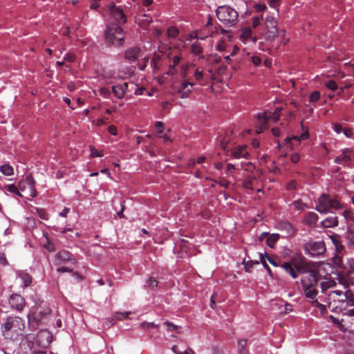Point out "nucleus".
I'll return each mask as SVG.
<instances>
[{"instance_id":"nucleus-26","label":"nucleus","mask_w":354,"mask_h":354,"mask_svg":"<svg viewBox=\"0 0 354 354\" xmlns=\"http://www.w3.org/2000/svg\"><path fill=\"white\" fill-rule=\"evenodd\" d=\"M17 276L20 279L24 288H26L31 284L32 277L29 274L20 271L18 272Z\"/></svg>"},{"instance_id":"nucleus-15","label":"nucleus","mask_w":354,"mask_h":354,"mask_svg":"<svg viewBox=\"0 0 354 354\" xmlns=\"http://www.w3.org/2000/svg\"><path fill=\"white\" fill-rule=\"evenodd\" d=\"M231 156L236 159L245 158L248 159L250 153L247 149L246 145H239L233 148L231 151Z\"/></svg>"},{"instance_id":"nucleus-48","label":"nucleus","mask_w":354,"mask_h":354,"mask_svg":"<svg viewBox=\"0 0 354 354\" xmlns=\"http://www.w3.org/2000/svg\"><path fill=\"white\" fill-rule=\"evenodd\" d=\"M281 0H268V5L270 8L275 9L279 12V7Z\"/></svg>"},{"instance_id":"nucleus-10","label":"nucleus","mask_w":354,"mask_h":354,"mask_svg":"<svg viewBox=\"0 0 354 354\" xmlns=\"http://www.w3.org/2000/svg\"><path fill=\"white\" fill-rule=\"evenodd\" d=\"M8 304L12 310L20 313L25 307L26 301L21 295L14 293L10 296Z\"/></svg>"},{"instance_id":"nucleus-32","label":"nucleus","mask_w":354,"mask_h":354,"mask_svg":"<svg viewBox=\"0 0 354 354\" xmlns=\"http://www.w3.org/2000/svg\"><path fill=\"white\" fill-rule=\"evenodd\" d=\"M279 239V234H272L268 236L267 238V243L270 248H274L276 242Z\"/></svg>"},{"instance_id":"nucleus-33","label":"nucleus","mask_w":354,"mask_h":354,"mask_svg":"<svg viewBox=\"0 0 354 354\" xmlns=\"http://www.w3.org/2000/svg\"><path fill=\"white\" fill-rule=\"evenodd\" d=\"M342 215L348 223V226L350 223H354V212L350 210H345L342 212Z\"/></svg>"},{"instance_id":"nucleus-38","label":"nucleus","mask_w":354,"mask_h":354,"mask_svg":"<svg viewBox=\"0 0 354 354\" xmlns=\"http://www.w3.org/2000/svg\"><path fill=\"white\" fill-rule=\"evenodd\" d=\"M194 66V64H184L181 66L180 77L182 79L189 78L187 77V71L190 67Z\"/></svg>"},{"instance_id":"nucleus-8","label":"nucleus","mask_w":354,"mask_h":354,"mask_svg":"<svg viewBox=\"0 0 354 354\" xmlns=\"http://www.w3.org/2000/svg\"><path fill=\"white\" fill-rule=\"evenodd\" d=\"M263 21L266 39L269 40L274 39L279 34L277 19L274 16V14L268 12L263 18Z\"/></svg>"},{"instance_id":"nucleus-31","label":"nucleus","mask_w":354,"mask_h":354,"mask_svg":"<svg viewBox=\"0 0 354 354\" xmlns=\"http://www.w3.org/2000/svg\"><path fill=\"white\" fill-rule=\"evenodd\" d=\"M0 171L6 176H11L14 174L13 167L8 164L0 166Z\"/></svg>"},{"instance_id":"nucleus-27","label":"nucleus","mask_w":354,"mask_h":354,"mask_svg":"<svg viewBox=\"0 0 354 354\" xmlns=\"http://www.w3.org/2000/svg\"><path fill=\"white\" fill-rule=\"evenodd\" d=\"M46 338V342H39V344H41V346H47L50 342V334L48 331L47 330H41L37 334V338L39 339H41V338Z\"/></svg>"},{"instance_id":"nucleus-7","label":"nucleus","mask_w":354,"mask_h":354,"mask_svg":"<svg viewBox=\"0 0 354 354\" xmlns=\"http://www.w3.org/2000/svg\"><path fill=\"white\" fill-rule=\"evenodd\" d=\"M281 111V109L277 108L273 113H258L256 133H261L264 129H266L268 127V122L269 121L277 122L280 118Z\"/></svg>"},{"instance_id":"nucleus-52","label":"nucleus","mask_w":354,"mask_h":354,"mask_svg":"<svg viewBox=\"0 0 354 354\" xmlns=\"http://www.w3.org/2000/svg\"><path fill=\"white\" fill-rule=\"evenodd\" d=\"M103 152L100 151L93 147H91V156L92 157H102L103 156Z\"/></svg>"},{"instance_id":"nucleus-13","label":"nucleus","mask_w":354,"mask_h":354,"mask_svg":"<svg viewBox=\"0 0 354 354\" xmlns=\"http://www.w3.org/2000/svg\"><path fill=\"white\" fill-rule=\"evenodd\" d=\"M56 264L65 263L69 262L72 264H75L77 261L73 255L66 250L59 251L55 256Z\"/></svg>"},{"instance_id":"nucleus-30","label":"nucleus","mask_w":354,"mask_h":354,"mask_svg":"<svg viewBox=\"0 0 354 354\" xmlns=\"http://www.w3.org/2000/svg\"><path fill=\"white\" fill-rule=\"evenodd\" d=\"M343 273L349 276L351 274L354 272V259H348L346 266L344 267Z\"/></svg>"},{"instance_id":"nucleus-17","label":"nucleus","mask_w":354,"mask_h":354,"mask_svg":"<svg viewBox=\"0 0 354 354\" xmlns=\"http://www.w3.org/2000/svg\"><path fill=\"white\" fill-rule=\"evenodd\" d=\"M0 189L2 190L6 195L17 196L23 198L24 196L20 193L18 187L15 184H6L3 185H0Z\"/></svg>"},{"instance_id":"nucleus-64","label":"nucleus","mask_w":354,"mask_h":354,"mask_svg":"<svg viewBox=\"0 0 354 354\" xmlns=\"http://www.w3.org/2000/svg\"><path fill=\"white\" fill-rule=\"evenodd\" d=\"M8 264V262L6 259V257L4 253L0 252V265L7 266Z\"/></svg>"},{"instance_id":"nucleus-24","label":"nucleus","mask_w":354,"mask_h":354,"mask_svg":"<svg viewBox=\"0 0 354 354\" xmlns=\"http://www.w3.org/2000/svg\"><path fill=\"white\" fill-rule=\"evenodd\" d=\"M338 224V219L335 215H331L321 222V225L324 228L333 227Z\"/></svg>"},{"instance_id":"nucleus-41","label":"nucleus","mask_w":354,"mask_h":354,"mask_svg":"<svg viewBox=\"0 0 354 354\" xmlns=\"http://www.w3.org/2000/svg\"><path fill=\"white\" fill-rule=\"evenodd\" d=\"M193 77L196 82H200L203 79L204 73L198 68H196L194 72Z\"/></svg>"},{"instance_id":"nucleus-4","label":"nucleus","mask_w":354,"mask_h":354,"mask_svg":"<svg viewBox=\"0 0 354 354\" xmlns=\"http://www.w3.org/2000/svg\"><path fill=\"white\" fill-rule=\"evenodd\" d=\"M216 14L218 20L225 26L232 27L238 22V12L230 6H221L218 7Z\"/></svg>"},{"instance_id":"nucleus-54","label":"nucleus","mask_w":354,"mask_h":354,"mask_svg":"<svg viewBox=\"0 0 354 354\" xmlns=\"http://www.w3.org/2000/svg\"><path fill=\"white\" fill-rule=\"evenodd\" d=\"M140 326L143 328H158V325L156 324L153 322H143L140 324Z\"/></svg>"},{"instance_id":"nucleus-42","label":"nucleus","mask_w":354,"mask_h":354,"mask_svg":"<svg viewBox=\"0 0 354 354\" xmlns=\"http://www.w3.org/2000/svg\"><path fill=\"white\" fill-rule=\"evenodd\" d=\"M138 20L139 22L143 25H149L152 21V18L149 15L145 14L142 15Z\"/></svg>"},{"instance_id":"nucleus-60","label":"nucleus","mask_w":354,"mask_h":354,"mask_svg":"<svg viewBox=\"0 0 354 354\" xmlns=\"http://www.w3.org/2000/svg\"><path fill=\"white\" fill-rule=\"evenodd\" d=\"M155 127L158 133H162L164 130V124L162 122L158 121L155 123Z\"/></svg>"},{"instance_id":"nucleus-9","label":"nucleus","mask_w":354,"mask_h":354,"mask_svg":"<svg viewBox=\"0 0 354 354\" xmlns=\"http://www.w3.org/2000/svg\"><path fill=\"white\" fill-rule=\"evenodd\" d=\"M194 86V83L192 82L189 78L183 79L176 92L179 94L180 98H187L192 93Z\"/></svg>"},{"instance_id":"nucleus-47","label":"nucleus","mask_w":354,"mask_h":354,"mask_svg":"<svg viewBox=\"0 0 354 354\" xmlns=\"http://www.w3.org/2000/svg\"><path fill=\"white\" fill-rule=\"evenodd\" d=\"M147 287L153 289L154 288L157 287L158 286V281L155 279L150 277L146 282Z\"/></svg>"},{"instance_id":"nucleus-20","label":"nucleus","mask_w":354,"mask_h":354,"mask_svg":"<svg viewBox=\"0 0 354 354\" xmlns=\"http://www.w3.org/2000/svg\"><path fill=\"white\" fill-rule=\"evenodd\" d=\"M140 49L138 47L128 48L124 53L125 58L130 62H135L140 55Z\"/></svg>"},{"instance_id":"nucleus-29","label":"nucleus","mask_w":354,"mask_h":354,"mask_svg":"<svg viewBox=\"0 0 354 354\" xmlns=\"http://www.w3.org/2000/svg\"><path fill=\"white\" fill-rule=\"evenodd\" d=\"M335 284V282L329 279V278H324V281L321 282L320 286L322 288V291L324 292L326 290H327L328 288L334 286Z\"/></svg>"},{"instance_id":"nucleus-59","label":"nucleus","mask_w":354,"mask_h":354,"mask_svg":"<svg viewBox=\"0 0 354 354\" xmlns=\"http://www.w3.org/2000/svg\"><path fill=\"white\" fill-rule=\"evenodd\" d=\"M300 160V155L298 153H294L290 155V160L292 163H297Z\"/></svg>"},{"instance_id":"nucleus-37","label":"nucleus","mask_w":354,"mask_h":354,"mask_svg":"<svg viewBox=\"0 0 354 354\" xmlns=\"http://www.w3.org/2000/svg\"><path fill=\"white\" fill-rule=\"evenodd\" d=\"M310 302L312 304V305L316 308H317L321 313H324L326 310V307L325 305L319 303L317 297L315 299H310Z\"/></svg>"},{"instance_id":"nucleus-43","label":"nucleus","mask_w":354,"mask_h":354,"mask_svg":"<svg viewBox=\"0 0 354 354\" xmlns=\"http://www.w3.org/2000/svg\"><path fill=\"white\" fill-rule=\"evenodd\" d=\"M320 92L318 91H314L309 96V100L310 102H317L320 99Z\"/></svg>"},{"instance_id":"nucleus-19","label":"nucleus","mask_w":354,"mask_h":354,"mask_svg":"<svg viewBox=\"0 0 354 354\" xmlns=\"http://www.w3.org/2000/svg\"><path fill=\"white\" fill-rule=\"evenodd\" d=\"M240 39L243 42L252 41L255 43L257 41V37L253 36L252 31L250 27L244 28L240 35Z\"/></svg>"},{"instance_id":"nucleus-39","label":"nucleus","mask_w":354,"mask_h":354,"mask_svg":"<svg viewBox=\"0 0 354 354\" xmlns=\"http://www.w3.org/2000/svg\"><path fill=\"white\" fill-rule=\"evenodd\" d=\"M347 238L351 241V243L354 244V223H350L348 227Z\"/></svg>"},{"instance_id":"nucleus-16","label":"nucleus","mask_w":354,"mask_h":354,"mask_svg":"<svg viewBox=\"0 0 354 354\" xmlns=\"http://www.w3.org/2000/svg\"><path fill=\"white\" fill-rule=\"evenodd\" d=\"M344 299H341L338 301L339 304V308L341 310H346L348 306H354V296L351 291L346 292L344 295Z\"/></svg>"},{"instance_id":"nucleus-28","label":"nucleus","mask_w":354,"mask_h":354,"mask_svg":"<svg viewBox=\"0 0 354 354\" xmlns=\"http://www.w3.org/2000/svg\"><path fill=\"white\" fill-rule=\"evenodd\" d=\"M348 149H344L342 153L335 159V162L337 164H342L347 162L351 160L350 156L346 153Z\"/></svg>"},{"instance_id":"nucleus-61","label":"nucleus","mask_w":354,"mask_h":354,"mask_svg":"<svg viewBox=\"0 0 354 354\" xmlns=\"http://www.w3.org/2000/svg\"><path fill=\"white\" fill-rule=\"evenodd\" d=\"M243 187L248 189H252V181L250 179L245 180L243 183Z\"/></svg>"},{"instance_id":"nucleus-56","label":"nucleus","mask_w":354,"mask_h":354,"mask_svg":"<svg viewBox=\"0 0 354 354\" xmlns=\"http://www.w3.org/2000/svg\"><path fill=\"white\" fill-rule=\"evenodd\" d=\"M235 169H236L235 166L233 164L228 163L227 165V169H226V171H225L226 174L228 175V176L232 175V174L234 173Z\"/></svg>"},{"instance_id":"nucleus-3","label":"nucleus","mask_w":354,"mask_h":354,"mask_svg":"<svg viewBox=\"0 0 354 354\" xmlns=\"http://www.w3.org/2000/svg\"><path fill=\"white\" fill-rule=\"evenodd\" d=\"M342 205L337 197H331L326 194L319 196L316 202L315 209L321 214H327L332 209H339Z\"/></svg>"},{"instance_id":"nucleus-57","label":"nucleus","mask_w":354,"mask_h":354,"mask_svg":"<svg viewBox=\"0 0 354 354\" xmlns=\"http://www.w3.org/2000/svg\"><path fill=\"white\" fill-rule=\"evenodd\" d=\"M254 8L257 12H263L267 8L265 3H257L254 5Z\"/></svg>"},{"instance_id":"nucleus-58","label":"nucleus","mask_w":354,"mask_h":354,"mask_svg":"<svg viewBox=\"0 0 354 354\" xmlns=\"http://www.w3.org/2000/svg\"><path fill=\"white\" fill-rule=\"evenodd\" d=\"M38 216L43 220H48V214L44 209H37Z\"/></svg>"},{"instance_id":"nucleus-21","label":"nucleus","mask_w":354,"mask_h":354,"mask_svg":"<svg viewBox=\"0 0 354 354\" xmlns=\"http://www.w3.org/2000/svg\"><path fill=\"white\" fill-rule=\"evenodd\" d=\"M294 261V265L295 268V270L299 273L301 274H308L310 272L309 268L308 267V265L305 260L300 259L299 261H297L296 259H292Z\"/></svg>"},{"instance_id":"nucleus-1","label":"nucleus","mask_w":354,"mask_h":354,"mask_svg":"<svg viewBox=\"0 0 354 354\" xmlns=\"http://www.w3.org/2000/svg\"><path fill=\"white\" fill-rule=\"evenodd\" d=\"M25 320L19 316H8L2 319L0 330L3 337L11 341L18 340L24 335Z\"/></svg>"},{"instance_id":"nucleus-44","label":"nucleus","mask_w":354,"mask_h":354,"mask_svg":"<svg viewBox=\"0 0 354 354\" xmlns=\"http://www.w3.org/2000/svg\"><path fill=\"white\" fill-rule=\"evenodd\" d=\"M325 86L331 90V91H336L338 88L337 86V84H336V82L333 80H330L328 81H327L326 83H325Z\"/></svg>"},{"instance_id":"nucleus-22","label":"nucleus","mask_w":354,"mask_h":354,"mask_svg":"<svg viewBox=\"0 0 354 354\" xmlns=\"http://www.w3.org/2000/svg\"><path fill=\"white\" fill-rule=\"evenodd\" d=\"M281 267L288 273L289 274L292 279H296L297 277V273L295 270L294 261L292 259L290 261L283 263Z\"/></svg>"},{"instance_id":"nucleus-46","label":"nucleus","mask_w":354,"mask_h":354,"mask_svg":"<svg viewBox=\"0 0 354 354\" xmlns=\"http://www.w3.org/2000/svg\"><path fill=\"white\" fill-rule=\"evenodd\" d=\"M309 137V133L308 131H304L303 132L301 135L299 136H294L292 137V138L293 140H296L299 142L301 141V140H306L308 139Z\"/></svg>"},{"instance_id":"nucleus-36","label":"nucleus","mask_w":354,"mask_h":354,"mask_svg":"<svg viewBox=\"0 0 354 354\" xmlns=\"http://www.w3.org/2000/svg\"><path fill=\"white\" fill-rule=\"evenodd\" d=\"M246 339H240L238 341V353L239 354H248L245 347L246 346Z\"/></svg>"},{"instance_id":"nucleus-11","label":"nucleus","mask_w":354,"mask_h":354,"mask_svg":"<svg viewBox=\"0 0 354 354\" xmlns=\"http://www.w3.org/2000/svg\"><path fill=\"white\" fill-rule=\"evenodd\" d=\"M130 86L133 88L136 87V85L133 82L118 84L112 86V92L116 98L122 99L126 93H130Z\"/></svg>"},{"instance_id":"nucleus-63","label":"nucleus","mask_w":354,"mask_h":354,"mask_svg":"<svg viewBox=\"0 0 354 354\" xmlns=\"http://www.w3.org/2000/svg\"><path fill=\"white\" fill-rule=\"evenodd\" d=\"M218 183L220 186L223 187L225 188H227L230 185V182L225 178H221Z\"/></svg>"},{"instance_id":"nucleus-49","label":"nucleus","mask_w":354,"mask_h":354,"mask_svg":"<svg viewBox=\"0 0 354 354\" xmlns=\"http://www.w3.org/2000/svg\"><path fill=\"white\" fill-rule=\"evenodd\" d=\"M44 248L48 250L50 252H52L55 250V246L53 243H52L48 238L46 236V243H44Z\"/></svg>"},{"instance_id":"nucleus-18","label":"nucleus","mask_w":354,"mask_h":354,"mask_svg":"<svg viewBox=\"0 0 354 354\" xmlns=\"http://www.w3.org/2000/svg\"><path fill=\"white\" fill-rule=\"evenodd\" d=\"M310 247L309 254L313 257L321 255L325 252L324 244L320 241L313 243L310 245Z\"/></svg>"},{"instance_id":"nucleus-2","label":"nucleus","mask_w":354,"mask_h":354,"mask_svg":"<svg viewBox=\"0 0 354 354\" xmlns=\"http://www.w3.org/2000/svg\"><path fill=\"white\" fill-rule=\"evenodd\" d=\"M301 284L305 297L308 299H315L318 295V281L315 272L310 270L308 274L302 277Z\"/></svg>"},{"instance_id":"nucleus-23","label":"nucleus","mask_w":354,"mask_h":354,"mask_svg":"<svg viewBox=\"0 0 354 354\" xmlns=\"http://www.w3.org/2000/svg\"><path fill=\"white\" fill-rule=\"evenodd\" d=\"M27 189L26 193L28 196L34 198L37 196V191L35 188V180L31 176H26Z\"/></svg>"},{"instance_id":"nucleus-34","label":"nucleus","mask_w":354,"mask_h":354,"mask_svg":"<svg viewBox=\"0 0 354 354\" xmlns=\"http://www.w3.org/2000/svg\"><path fill=\"white\" fill-rule=\"evenodd\" d=\"M191 52L195 55H201L203 53V48L198 42H194L191 46Z\"/></svg>"},{"instance_id":"nucleus-14","label":"nucleus","mask_w":354,"mask_h":354,"mask_svg":"<svg viewBox=\"0 0 354 354\" xmlns=\"http://www.w3.org/2000/svg\"><path fill=\"white\" fill-rule=\"evenodd\" d=\"M276 228L283 232L288 236H292L296 233V230L293 227L292 224L288 221H281L277 223Z\"/></svg>"},{"instance_id":"nucleus-40","label":"nucleus","mask_w":354,"mask_h":354,"mask_svg":"<svg viewBox=\"0 0 354 354\" xmlns=\"http://www.w3.org/2000/svg\"><path fill=\"white\" fill-rule=\"evenodd\" d=\"M179 30L174 26H170L167 29V35L169 37L175 38L178 36Z\"/></svg>"},{"instance_id":"nucleus-6","label":"nucleus","mask_w":354,"mask_h":354,"mask_svg":"<svg viewBox=\"0 0 354 354\" xmlns=\"http://www.w3.org/2000/svg\"><path fill=\"white\" fill-rule=\"evenodd\" d=\"M105 39L109 43L120 45L124 39V32L122 28L117 24L109 23L107 24L105 32Z\"/></svg>"},{"instance_id":"nucleus-53","label":"nucleus","mask_w":354,"mask_h":354,"mask_svg":"<svg viewBox=\"0 0 354 354\" xmlns=\"http://www.w3.org/2000/svg\"><path fill=\"white\" fill-rule=\"evenodd\" d=\"M263 20V17L261 15V17H252V26L253 28H257L261 24V20Z\"/></svg>"},{"instance_id":"nucleus-12","label":"nucleus","mask_w":354,"mask_h":354,"mask_svg":"<svg viewBox=\"0 0 354 354\" xmlns=\"http://www.w3.org/2000/svg\"><path fill=\"white\" fill-rule=\"evenodd\" d=\"M109 12L111 17L118 24H125L127 21V17L124 13L123 9L115 5H111L109 6Z\"/></svg>"},{"instance_id":"nucleus-55","label":"nucleus","mask_w":354,"mask_h":354,"mask_svg":"<svg viewBox=\"0 0 354 354\" xmlns=\"http://www.w3.org/2000/svg\"><path fill=\"white\" fill-rule=\"evenodd\" d=\"M50 310L48 308H46L44 311L39 310V311H38V314H39V315H40V316H39V315H35L34 316V318H35V319L39 320V319H41V318L42 317L43 315H47V314H49V313H50ZM37 312H36V313H35V314H37Z\"/></svg>"},{"instance_id":"nucleus-5","label":"nucleus","mask_w":354,"mask_h":354,"mask_svg":"<svg viewBox=\"0 0 354 354\" xmlns=\"http://www.w3.org/2000/svg\"><path fill=\"white\" fill-rule=\"evenodd\" d=\"M221 33L225 34L226 31L221 27L214 26L212 21L211 17L208 18V21L199 30L193 33L192 37L197 39L203 40L206 38L216 37Z\"/></svg>"},{"instance_id":"nucleus-62","label":"nucleus","mask_w":354,"mask_h":354,"mask_svg":"<svg viewBox=\"0 0 354 354\" xmlns=\"http://www.w3.org/2000/svg\"><path fill=\"white\" fill-rule=\"evenodd\" d=\"M333 129L337 133H340L342 131V127L340 124L334 123L333 124Z\"/></svg>"},{"instance_id":"nucleus-51","label":"nucleus","mask_w":354,"mask_h":354,"mask_svg":"<svg viewBox=\"0 0 354 354\" xmlns=\"http://www.w3.org/2000/svg\"><path fill=\"white\" fill-rule=\"evenodd\" d=\"M344 68L347 71V72L350 73V75L354 77V63H346L344 64Z\"/></svg>"},{"instance_id":"nucleus-35","label":"nucleus","mask_w":354,"mask_h":354,"mask_svg":"<svg viewBox=\"0 0 354 354\" xmlns=\"http://www.w3.org/2000/svg\"><path fill=\"white\" fill-rule=\"evenodd\" d=\"M291 205L297 210L303 211L307 207V205L304 203L300 199L293 201Z\"/></svg>"},{"instance_id":"nucleus-50","label":"nucleus","mask_w":354,"mask_h":354,"mask_svg":"<svg viewBox=\"0 0 354 354\" xmlns=\"http://www.w3.org/2000/svg\"><path fill=\"white\" fill-rule=\"evenodd\" d=\"M17 187H18L20 193L26 192V189H27L26 178L23 181L19 182Z\"/></svg>"},{"instance_id":"nucleus-25","label":"nucleus","mask_w":354,"mask_h":354,"mask_svg":"<svg viewBox=\"0 0 354 354\" xmlns=\"http://www.w3.org/2000/svg\"><path fill=\"white\" fill-rule=\"evenodd\" d=\"M318 215L313 212H307L303 219V222L306 225H314L318 221Z\"/></svg>"},{"instance_id":"nucleus-45","label":"nucleus","mask_w":354,"mask_h":354,"mask_svg":"<svg viewBox=\"0 0 354 354\" xmlns=\"http://www.w3.org/2000/svg\"><path fill=\"white\" fill-rule=\"evenodd\" d=\"M136 86L133 88L131 86L129 87L130 92L133 91V94L136 95H142L144 94V91H145L144 87H138L137 84Z\"/></svg>"}]
</instances>
